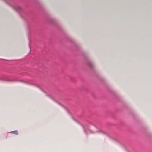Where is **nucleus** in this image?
I'll use <instances>...</instances> for the list:
<instances>
[{
	"label": "nucleus",
	"instance_id": "f257e3e1",
	"mask_svg": "<svg viewBox=\"0 0 152 152\" xmlns=\"http://www.w3.org/2000/svg\"><path fill=\"white\" fill-rule=\"evenodd\" d=\"M11 132L15 134H18V133L16 131H14L13 132Z\"/></svg>",
	"mask_w": 152,
	"mask_h": 152
}]
</instances>
